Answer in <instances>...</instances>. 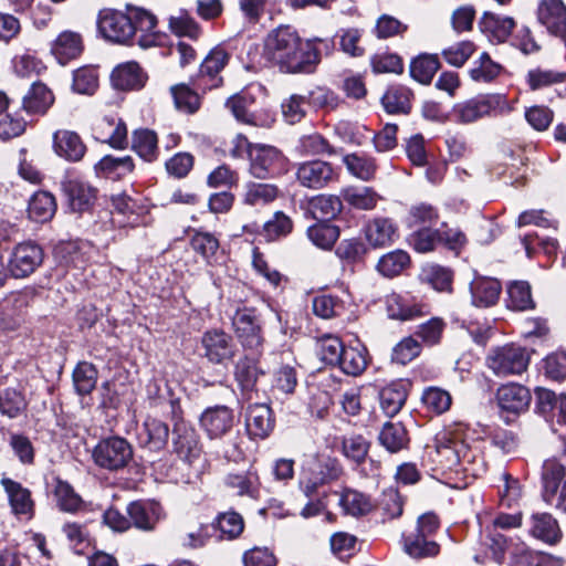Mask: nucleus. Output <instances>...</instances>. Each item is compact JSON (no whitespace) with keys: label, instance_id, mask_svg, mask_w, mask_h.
I'll return each mask as SVG.
<instances>
[{"label":"nucleus","instance_id":"obj_1","mask_svg":"<svg viewBox=\"0 0 566 566\" xmlns=\"http://www.w3.org/2000/svg\"><path fill=\"white\" fill-rule=\"evenodd\" d=\"M321 46L329 50L327 40L312 39L303 43L289 27L272 31L264 43V57L284 73H310L321 60Z\"/></svg>","mask_w":566,"mask_h":566},{"label":"nucleus","instance_id":"obj_2","mask_svg":"<svg viewBox=\"0 0 566 566\" xmlns=\"http://www.w3.org/2000/svg\"><path fill=\"white\" fill-rule=\"evenodd\" d=\"M465 430L463 423H457L437 434L434 452L441 468L454 470L460 467L468 471V465L475 461V453L464 439Z\"/></svg>","mask_w":566,"mask_h":566},{"label":"nucleus","instance_id":"obj_3","mask_svg":"<svg viewBox=\"0 0 566 566\" xmlns=\"http://www.w3.org/2000/svg\"><path fill=\"white\" fill-rule=\"evenodd\" d=\"M515 101H509L500 93L484 94L459 103L453 108V116L463 124L473 123L491 115H507L514 111Z\"/></svg>","mask_w":566,"mask_h":566},{"label":"nucleus","instance_id":"obj_4","mask_svg":"<svg viewBox=\"0 0 566 566\" xmlns=\"http://www.w3.org/2000/svg\"><path fill=\"white\" fill-rule=\"evenodd\" d=\"M530 360L527 349L514 343L495 346L485 357L488 368L500 378L521 376L527 370Z\"/></svg>","mask_w":566,"mask_h":566},{"label":"nucleus","instance_id":"obj_5","mask_svg":"<svg viewBox=\"0 0 566 566\" xmlns=\"http://www.w3.org/2000/svg\"><path fill=\"white\" fill-rule=\"evenodd\" d=\"M96 24L99 34L109 42L127 44L134 38L132 8H128L127 13L109 8L102 9Z\"/></svg>","mask_w":566,"mask_h":566},{"label":"nucleus","instance_id":"obj_6","mask_svg":"<svg viewBox=\"0 0 566 566\" xmlns=\"http://www.w3.org/2000/svg\"><path fill=\"white\" fill-rule=\"evenodd\" d=\"M232 326L243 347L259 349L262 346V325L254 307H239L232 316Z\"/></svg>","mask_w":566,"mask_h":566},{"label":"nucleus","instance_id":"obj_7","mask_svg":"<svg viewBox=\"0 0 566 566\" xmlns=\"http://www.w3.org/2000/svg\"><path fill=\"white\" fill-rule=\"evenodd\" d=\"M133 457L130 444L123 438L114 437L102 440L93 451L97 465L108 470L124 468Z\"/></svg>","mask_w":566,"mask_h":566},{"label":"nucleus","instance_id":"obj_8","mask_svg":"<svg viewBox=\"0 0 566 566\" xmlns=\"http://www.w3.org/2000/svg\"><path fill=\"white\" fill-rule=\"evenodd\" d=\"M543 497L548 504H553L557 490L562 484L555 506L566 513V469L555 459L546 460L542 471Z\"/></svg>","mask_w":566,"mask_h":566},{"label":"nucleus","instance_id":"obj_9","mask_svg":"<svg viewBox=\"0 0 566 566\" xmlns=\"http://www.w3.org/2000/svg\"><path fill=\"white\" fill-rule=\"evenodd\" d=\"M172 447L178 458L188 463L197 460L202 451L195 428L182 420L176 421L174 424Z\"/></svg>","mask_w":566,"mask_h":566},{"label":"nucleus","instance_id":"obj_10","mask_svg":"<svg viewBox=\"0 0 566 566\" xmlns=\"http://www.w3.org/2000/svg\"><path fill=\"white\" fill-rule=\"evenodd\" d=\"M201 346L205 357L213 364H222L231 360L235 353L232 337L221 329H209L201 337Z\"/></svg>","mask_w":566,"mask_h":566},{"label":"nucleus","instance_id":"obj_11","mask_svg":"<svg viewBox=\"0 0 566 566\" xmlns=\"http://www.w3.org/2000/svg\"><path fill=\"white\" fill-rule=\"evenodd\" d=\"M41 248L32 242L18 244L9 260L8 269L14 277H25L42 263Z\"/></svg>","mask_w":566,"mask_h":566},{"label":"nucleus","instance_id":"obj_12","mask_svg":"<svg viewBox=\"0 0 566 566\" xmlns=\"http://www.w3.org/2000/svg\"><path fill=\"white\" fill-rule=\"evenodd\" d=\"M495 398L500 410L512 415L526 411L532 401L530 389L516 382L501 385L496 390Z\"/></svg>","mask_w":566,"mask_h":566},{"label":"nucleus","instance_id":"obj_13","mask_svg":"<svg viewBox=\"0 0 566 566\" xmlns=\"http://www.w3.org/2000/svg\"><path fill=\"white\" fill-rule=\"evenodd\" d=\"M333 166L324 160L315 159L302 163L296 169L297 181L306 188L321 189L336 179Z\"/></svg>","mask_w":566,"mask_h":566},{"label":"nucleus","instance_id":"obj_14","mask_svg":"<svg viewBox=\"0 0 566 566\" xmlns=\"http://www.w3.org/2000/svg\"><path fill=\"white\" fill-rule=\"evenodd\" d=\"M132 25L140 48L148 49L161 43L163 36L157 31V19L149 11L132 8Z\"/></svg>","mask_w":566,"mask_h":566},{"label":"nucleus","instance_id":"obj_15","mask_svg":"<svg viewBox=\"0 0 566 566\" xmlns=\"http://www.w3.org/2000/svg\"><path fill=\"white\" fill-rule=\"evenodd\" d=\"M537 19L549 33L566 41V6L563 0H541Z\"/></svg>","mask_w":566,"mask_h":566},{"label":"nucleus","instance_id":"obj_16","mask_svg":"<svg viewBox=\"0 0 566 566\" xmlns=\"http://www.w3.org/2000/svg\"><path fill=\"white\" fill-rule=\"evenodd\" d=\"M387 314L391 319L411 321L428 313V306L410 294L392 293L386 298Z\"/></svg>","mask_w":566,"mask_h":566},{"label":"nucleus","instance_id":"obj_17","mask_svg":"<svg viewBox=\"0 0 566 566\" xmlns=\"http://www.w3.org/2000/svg\"><path fill=\"white\" fill-rule=\"evenodd\" d=\"M233 412L226 406L207 408L199 418L201 429L210 439L224 436L233 426Z\"/></svg>","mask_w":566,"mask_h":566},{"label":"nucleus","instance_id":"obj_18","mask_svg":"<svg viewBox=\"0 0 566 566\" xmlns=\"http://www.w3.org/2000/svg\"><path fill=\"white\" fill-rule=\"evenodd\" d=\"M281 159L282 155L275 147L255 144L250 149V172L255 178L264 179L274 172Z\"/></svg>","mask_w":566,"mask_h":566},{"label":"nucleus","instance_id":"obj_19","mask_svg":"<svg viewBox=\"0 0 566 566\" xmlns=\"http://www.w3.org/2000/svg\"><path fill=\"white\" fill-rule=\"evenodd\" d=\"M52 139L54 153L67 161H80L86 153L82 138L73 130L59 129Z\"/></svg>","mask_w":566,"mask_h":566},{"label":"nucleus","instance_id":"obj_20","mask_svg":"<svg viewBox=\"0 0 566 566\" xmlns=\"http://www.w3.org/2000/svg\"><path fill=\"white\" fill-rule=\"evenodd\" d=\"M245 426L252 438L265 439L274 429L271 408L265 403L250 405L245 412Z\"/></svg>","mask_w":566,"mask_h":566},{"label":"nucleus","instance_id":"obj_21","mask_svg":"<svg viewBox=\"0 0 566 566\" xmlns=\"http://www.w3.org/2000/svg\"><path fill=\"white\" fill-rule=\"evenodd\" d=\"M127 513L135 527L143 531H151L164 516L161 505L155 501L132 502L127 506Z\"/></svg>","mask_w":566,"mask_h":566},{"label":"nucleus","instance_id":"obj_22","mask_svg":"<svg viewBox=\"0 0 566 566\" xmlns=\"http://www.w3.org/2000/svg\"><path fill=\"white\" fill-rule=\"evenodd\" d=\"M63 190L73 211L87 210L95 200V189L78 178H69L63 182Z\"/></svg>","mask_w":566,"mask_h":566},{"label":"nucleus","instance_id":"obj_23","mask_svg":"<svg viewBox=\"0 0 566 566\" xmlns=\"http://www.w3.org/2000/svg\"><path fill=\"white\" fill-rule=\"evenodd\" d=\"M365 238L373 248H384L396 241L398 228L389 218H375L366 224Z\"/></svg>","mask_w":566,"mask_h":566},{"label":"nucleus","instance_id":"obj_24","mask_svg":"<svg viewBox=\"0 0 566 566\" xmlns=\"http://www.w3.org/2000/svg\"><path fill=\"white\" fill-rule=\"evenodd\" d=\"M1 484L8 495L12 513L31 518L34 511L31 492L11 479H2Z\"/></svg>","mask_w":566,"mask_h":566},{"label":"nucleus","instance_id":"obj_25","mask_svg":"<svg viewBox=\"0 0 566 566\" xmlns=\"http://www.w3.org/2000/svg\"><path fill=\"white\" fill-rule=\"evenodd\" d=\"M112 84L122 91L138 90L144 86L146 75L135 61L117 65L111 75Z\"/></svg>","mask_w":566,"mask_h":566},{"label":"nucleus","instance_id":"obj_26","mask_svg":"<svg viewBox=\"0 0 566 566\" xmlns=\"http://www.w3.org/2000/svg\"><path fill=\"white\" fill-rule=\"evenodd\" d=\"M83 51V40L80 33L63 31L52 42L51 52L62 65L80 56Z\"/></svg>","mask_w":566,"mask_h":566},{"label":"nucleus","instance_id":"obj_27","mask_svg":"<svg viewBox=\"0 0 566 566\" xmlns=\"http://www.w3.org/2000/svg\"><path fill=\"white\" fill-rule=\"evenodd\" d=\"M530 534L549 545L557 544L562 538L558 522L548 513H534L531 516Z\"/></svg>","mask_w":566,"mask_h":566},{"label":"nucleus","instance_id":"obj_28","mask_svg":"<svg viewBox=\"0 0 566 566\" xmlns=\"http://www.w3.org/2000/svg\"><path fill=\"white\" fill-rule=\"evenodd\" d=\"M472 304L476 307L494 305L501 293V284L497 280L476 276L470 284Z\"/></svg>","mask_w":566,"mask_h":566},{"label":"nucleus","instance_id":"obj_29","mask_svg":"<svg viewBox=\"0 0 566 566\" xmlns=\"http://www.w3.org/2000/svg\"><path fill=\"white\" fill-rule=\"evenodd\" d=\"M515 22L510 17H501L493 12H484L479 21V28L492 42H504L511 34Z\"/></svg>","mask_w":566,"mask_h":566},{"label":"nucleus","instance_id":"obj_30","mask_svg":"<svg viewBox=\"0 0 566 566\" xmlns=\"http://www.w3.org/2000/svg\"><path fill=\"white\" fill-rule=\"evenodd\" d=\"M9 98L0 92V138L3 140L21 136L28 126V122L19 113H10Z\"/></svg>","mask_w":566,"mask_h":566},{"label":"nucleus","instance_id":"obj_31","mask_svg":"<svg viewBox=\"0 0 566 566\" xmlns=\"http://www.w3.org/2000/svg\"><path fill=\"white\" fill-rule=\"evenodd\" d=\"M168 426L155 418L145 420L143 428L138 434L139 442L143 447L150 451L163 450L168 441Z\"/></svg>","mask_w":566,"mask_h":566},{"label":"nucleus","instance_id":"obj_32","mask_svg":"<svg viewBox=\"0 0 566 566\" xmlns=\"http://www.w3.org/2000/svg\"><path fill=\"white\" fill-rule=\"evenodd\" d=\"M280 195L275 185L249 181L244 185L242 202L250 207H264L273 202Z\"/></svg>","mask_w":566,"mask_h":566},{"label":"nucleus","instance_id":"obj_33","mask_svg":"<svg viewBox=\"0 0 566 566\" xmlns=\"http://www.w3.org/2000/svg\"><path fill=\"white\" fill-rule=\"evenodd\" d=\"M54 97L51 91L42 83H33L23 96L22 108L28 114L43 115L53 104Z\"/></svg>","mask_w":566,"mask_h":566},{"label":"nucleus","instance_id":"obj_34","mask_svg":"<svg viewBox=\"0 0 566 566\" xmlns=\"http://www.w3.org/2000/svg\"><path fill=\"white\" fill-rule=\"evenodd\" d=\"M101 138L114 148L127 145V127L122 118L105 116L97 126Z\"/></svg>","mask_w":566,"mask_h":566},{"label":"nucleus","instance_id":"obj_35","mask_svg":"<svg viewBox=\"0 0 566 566\" xmlns=\"http://www.w3.org/2000/svg\"><path fill=\"white\" fill-rule=\"evenodd\" d=\"M226 485L239 496L255 499L259 494L260 480L256 471L248 470L229 474Z\"/></svg>","mask_w":566,"mask_h":566},{"label":"nucleus","instance_id":"obj_36","mask_svg":"<svg viewBox=\"0 0 566 566\" xmlns=\"http://www.w3.org/2000/svg\"><path fill=\"white\" fill-rule=\"evenodd\" d=\"M407 399V390L402 382H391L379 391V402L384 413L396 416Z\"/></svg>","mask_w":566,"mask_h":566},{"label":"nucleus","instance_id":"obj_37","mask_svg":"<svg viewBox=\"0 0 566 566\" xmlns=\"http://www.w3.org/2000/svg\"><path fill=\"white\" fill-rule=\"evenodd\" d=\"M347 171L355 178L369 181L375 177L377 165L373 157L365 154L353 153L343 157Z\"/></svg>","mask_w":566,"mask_h":566},{"label":"nucleus","instance_id":"obj_38","mask_svg":"<svg viewBox=\"0 0 566 566\" xmlns=\"http://www.w3.org/2000/svg\"><path fill=\"white\" fill-rule=\"evenodd\" d=\"M55 211V198L52 193L48 191L35 192L29 201V218L36 222H46L51 220Z\"/></svg>","mask_w":566,"mask_h":566},{"label":"nucleus","instance_id":"obj_39","mask_svg":"<svg viewBox=\"0 0 566 566\" xmlns=\"http://www.w3.org/2000/svg\"><path fill=\"white\" fill-rule=\"evenodd\" d=\"M133 150L144 160L154 161L158 155V139L154 130L139 128L133 133Z\"/></svg>","mask_w":566,"mask_h":566},{"label":"nucleus","instance_id":"obj_40","mask_svg":"<svg viewBox=\"0 0 566 566\" xmlns=\"http://www.w3.org/2000/svg\"><path fill=\"white\" fill-rule=\"evenodd\" d=\"M380 444L389 452L396 453L408 446L406 428L400 422H387L379 433Z\"/></svg>","mask_w":566,"mask_h":566},{"label":"nucleus","instance_id":"obj_41","mask_svg":"<svg viewBox=\"0 0 566 566\" xmlns=\"http://www.w3.org/2000/svg\"><path fill=\"white\" fill-rule=\"evenodd\" d=\"M403 547L415 558L432 557L439 553V545L430 537L415 531L405 536Z\"/></svg>","mask_w":566,"mask_h":566},{"label":"nucleus","instance_id":"obj_42","mask_svg":"<svg viewBox=\"0 0 566 566\" xmlns=\"http://www.w3.org/2000/svg\"><path fill=\"white\" fill-rule=\"evenodd\" d=\"M502 70V65L494 62L484 52L472 63L469 75L473 82L485 84L493 82L501 74Z\"/></svg>","mask_w":566,"mask_h":566},{"label":"nucleus","instance_id":"obj_43","mask_svg":"<svg viewBox=\"0 0 566 566\" xmlns=\"http://www.w3.org/2000/svg\"><path fill=\"white\" fill-rule=\"evenodd\" d=\"M507 307L514 311H527L535 306L531 285L526 281H515L507 286Z\"/></svg>","mask_w":566,"mask_h":566},{"label":"nucleus","instance_id":"obj_44","mask_svg":"<svg viewBox=\"0 0 566 566\" xmlns=\"http://www.w3.org/2000/svg\"><path fill=\"white\" fill-rule=\"evenodd\" d=\"M254 104V97L247 92L231 96L227 101V107L231 111L237 120L258 126L260 125L256 116L250 111Z\"/></svg>","mask_w":566,"mask_h":566},{"label":"nucleus","instance_id":"obj_45","mask_svg":"<svg viewBox=\"0 0 566 566\" xmlns=\"http://www.w3.org/2000/svg\"><path fill=\"white\" fill-rule=\"evenodd\" d=\"M410 90L405 86H390L384 94L381 102L387 113L406 114L410 109Z\"/></svg>","mask_w":566,"mask_h":566},{"label":"nucleus","instance_id":"obj_46","mask_svg":"<svg viewBox=\"0 0 566 566\" xmlns=\"http://www.w3.org/2000/svg\"><path fill=\"white\" fill-rule=\"evenodd\" d=\"M342 201L332 195H319L310 202V211L316 220H331L342 211Z\"/></svg>","mask_w":566,"mask_h":566},{"label":"nucleus","instance_id":"obj_47","mask_svg":"<svg viewBox=\"0 0 566 566\" xmlns=\"http://www.w3.org/2000/svg\"><path fill=\"white\" fill-rule=\"evenodd\" d=\"M53 494L56 505L63 512L74 513L78 511L83 504L81 496L66 481L56 479Z\"/></svg>","mask_w":566,"mask_h":566},{"label":"nucleus","instance_id":"obj_48","mask_svg":"<svg viewBox=\"0 0 566 566\" xmlns=\"http://www.w3.org/2000/svg\"><path fill=\"white\" fill-rule=\"evenodd\" d=\"M410 263L409 254L403 250H395L382 255L378 263V272L386 277L399 275Z\"/></svg>","mask_w":566,"mask_h":566},{"label":"nucleus","instance_id":"obj_49","mask_svg":"<svg viewBox=\"0 0 566 566\" xmlns=\"http://www.w3.org/2000/svg\"><path fill=\"white\" fill-rule=\"evenodd\" d=\"M338 504L343 511L352 516H359L368 513L371 509V503L365 494L347 489L338 499Z\"/></svg>","mask_w":566,"mask_h":566},{"label":"nucleus","instance_id":"obj_50","mask_svg":"<svg viewBox=\"0 0 566 566\" xmlns=\"http://www.w3.org/2000/svg\"><path fill=\"white\" fill-rule=\"evenodd\" d=\"M336 366L347 375L358 376L367 367V353L365 348L345 347L342 358Z\"/></svg>","mask_w":566,"mask_h":566},{"label":"nucleus","instance_id":"obj_51","mask_svg":"<svg viewBox=\"0 0 566 566\" xmlns=\"http://www.w3.org/2000/svg\"><path fill=\"white\" fill-rule=\"evenodd\" d=\"M228 62V54L222 49H213L202 61L200 65V76L203 80L208 76L211 80L209 87H216L220 84L221 78H216V75L226 66Z\"/></svg>","mask_w":566,"mask_h":566},{"label":"nucleus","instance_id":"obj_52","mask_svg":"<svg viewBox=\"0 0 566 566\" xmlns=\"http://www.w3.org/2000/svg\"><path fill=\"white\" fill-rule=\"evenodd\" d=\"M235 379L243 390H251L255 386L263 370L253 358L244 357L235 365Z\"/></svg>","mask_w":566,"mask_h":566},{"label":"nucleus","instance_id":"obj_53","mask_svg":"<svg viewBox=\"0 0 566 566\" xmlns=\"http://www.w3.org/2000/svg\"><path fill=\"white\" fill-rule=\"evenodd\" d=\"M438 69L439 61L436 56L422 54L411 61L409 71L412 78L421 84H428Z\"/></svg>","mask_w":566,"mask_h":566},{"label":"nucleus","instance_id":"obj_54","mask_svg":"<svg viewBox=\"0 0 566 566\" xmlns=\"http://www.w3.org/2000/svg\"><path fill=\"white\" fill-rule=\"evenodd\" d=\"M442 241L440 229L429 227L416 229L410 238V243L417 252L427 253L433 251Z\"/></svg>","mask_w":566,"mask_h":566},{"label":"nucleus","instance_id":"obj_55","mask_svg":"<svg viewBox=\"0 0 566 566\" xmlns=\"http://www.w3.org/2000/svg\"><path fill=\"white\" fill-rule=\"evenodd\" d=\"M343 197L350 206L363 210L374 209L379 198L378 195L368 187L347 188L344 190Z\"/></svg>","mask_w":566,"mask_h":566},{"label":"nucleus","instance_id":"obj_56","mask_svg":"<svg viewBox=\"0 0 566 566\" xmlns=\"http://www.w3.org/2000/svg\"><path fill=\"white\" fill-rule=\"evenodd\" d=\"M439 222V213L436 208L427 203H418L410 208L408 216V227L420 229L424 227L432 228Z\"/></svg>","mask_w":566,"mask_h":566},{"label":"nucleus","instance_id":"obj_57","mask_svg":"<svg viewBox=\"0 0 566 566\" xmlns=\"http://www.w3.org/2000/svg\"><path fill=\"white\" fill-rule=\"evenodd\" d=\"M339 235L338 228L328 223H316L307 229V237L319 249L328 250Z\"/></svg>","mask_w":566,"mask_h":566},{"label":"nucleus","instance_id":"obj_58","mask_svg":"<svg viewBox=\"0 0 566 566\" xmlns=\"http://www.w3.org/2000/svg\"><path fill=\"white\" fill-rule=\"evenodd\" d=\"M344 348L340 339L333 335H324L317 340V355L324 363L332 366L339 363Z\"/></svg>","mask_w":566,"mask_h":566},{"label":"nucleus","instance_id":"obj_59","mask_svg":"<svg viewBox=\"0 0 566 566\" xmlns=\"http://www.w3.org/2000/svg\"><path fill=\"white\" fill-rule=\"evenodd\" d=\"M216 527L220 531L222 538L233 539L243 532L244 521L239 513L229 511L218 515Z\"/></svg>","mask_w":566,"mask_h":566},{"label":"nucleus","instance_id":"obj_60","mask_svg":"<svg viewBox=\"0 0 566 566\" xmlns=\"http://www.w3.org/2000/svg\"><path fill=\"white\" fill-rule=\"evenodd\" d=\"M426 408L437 415L448 411L452 403L451 395L439 387L427 388L421 397Z\"/></svg>","mask_w":566,"mask_h":566},{"label":"nucleus","instance_id":"obj_61","mask_svg":"<svg viewBox=\"0 0 566 566\" xmlns=\"http://www.w3.org/2000/svg\"><path fill=\"white\" fill-rule=\"evenodd\" d=\"M97 370L92 364L80 363L73 371V382L80 395L90 394L96 385Z\"/></svg>","mask_w":566,"mask_h":566},{"label":"nucleus","instance_id":"obj_62","mask_svg":"<svg viewBox=\"0 0 566 566\" xmlns=\"http://www.w3.org/2000/svg\"><path fill=\"white\" fill-rule=\"evenodd\" d=\"M98 86V74L93 67L83 66L73 74L72 88L74 92L84 95H92Z\"/></svg>","mask_w":566,"mask_h":566},{"label":"nucleus","instance_id":"obj_63","mask_svg":"<svg viewBox=\"0 0 566 566\" xmlns=\"http://www.w3.org/2000/svg\"><path fill=\"white\" fill-rule=\"evenodd\" d=\"M293 228V222L289 216L282 211H276L273 217L263 226V233L268 240H276L287 235Z\"/></svg>","mask_w":566,"mask_h":566},{"label":"nucleus","instance_id":"obj_64","mask_svg":"<svg viewBox=\"0 0 566 566\" xmlns=\"http://www.w3.org/2000/svg\"><path fill=\"white\" fill-rule=\"evenodd\" d=\"M421 348L417 339L411 336L405 337L392 348L391 360L406 365L420 355Z\"/></svg>","mask_w":566,"mask_h":566}]
</instances>
